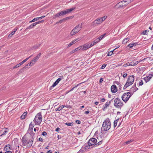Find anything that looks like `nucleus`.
<instances>
[{
    "label": "nucleus",
    "mask_w": 153,
    "mask_h": 153,
    "mask_svg": "<svg viewBox=\"0 0 153 153\" xmlns=\"http://www.w3.org/2000/svg\"><path fill=\"white\" fill-rule=\"evenodd\" d=\"M103 79L102 78H101L100 80V82L101 83L103 81Z\"/></svg>",
    "instance_id": "58"
},
{
    "label": "nucleus",
    "mask_w": 153,
    "mask_h": 153,
    "mask_svg": "<svg viewBox=\"0 0 153 153\" xmlns=\"http://www.w3.org/2000/svg\"><path fill=\"white\" fill-rule=\"evenodd\" d=\"M133 1V0H123L117 4L114 7L117 9L124 8Z\"/></svg>",
    "instance_id": "1"
},
{
    "label": "nucleus",
    "mask_w": 153,
    "mask_h": 153,
    "mask_svg": "<svg viewBox=\"0 0 153 153\" xmlns=\"http://www.w3.org/2000/svg\"><path fill=\"white\" fill-rule=\"evenodd\" d=\"M42 112H40L36 114L33 120V121L35 125H39L42 122Z\"/></svg>",
    "instance_id": "4"
},
{
    "label": "nucleus",
    "mask_w": 153,
    "mask_h": 153,
    "mask_svg": "<svg viewBox=\"0 0 153 153\" xmlns=\"http://www.w3.org/2000/svg\"><path fill=\"white\" fill-rule=\"evenodd\" d=\"M97 140L94 138H91L88 142V144L89 146H91L95 145L96 143L97 145H99L101 144L102 142L101 141H99L97 143Z\"/></svg>",
    "instance_id": "6"
},
{
    "label": "nucleus",
    "mask_w": 153,
    "mask_h": 153,
    "mask_svg": "<svg viewBox=\"0 0 153 153\" xmlns=\"http://www.w3.org/2000/svg\"><path fill=\"white\" fill-rule=\"evenodd\" d=\"M153 76V74H149L147 76L144 78V79L146 82L149 81Z\"/></svg>",
    "instance_id": "17"
},
{
    "label": "nucleus",
    "mask_w": 153,
    "mask_h": 153,
    "mask_svg": "<svg viewBox=\"0 0 153 153\" xmlns=\"http://www.w3.org/2000/svg\"><path fill=\"white\" fill-rule=\"evenodd\" d=\"M41 44H37L33 46V48L35 49H37L40 46Z\"/></svg>",
    "instance_id": "31"
},
{
    "label": "nucleus",
    "mask_w": 153,
    "mask_h": 153,
    "mask_svg": "<svg viewBox=\"0 0 153 153\" xmlns=\"http://www.w3.org/2000/svg\"><path fill=\"white\" fill-rule=\"evenodd\" d=\"M27 112H24L22 115L21 116L20 118L21 119H24L25 118V116L27 115Z\"/></svg>",
    "instance_id": "23"
},
{
    "label": "nucleus",
    "mask_w": 153,
    "mask_h": 153,
    "mask_svg": "<svg viewBox=\"0 0 153 153\" xmlns=\"http://www.w3.org/2000/svg\"><path fill=\"white\" fill-rule=\"evenodd\" d=\"M72 45L71 43L70 42L67 45V47L68 48H69L70 47H71Z\"/></svg>",
    "instance_id": "55"
},
{
    "label": "nucleus",
    "mask_w": 153,
    "mask_h": 153,
    "mask_svg": "<svg viewBox=\"0 0 153 153\" xmlns=\"http://www.w3.org/2000/svg\"><path fill=\"white\" fill-rule=\"evenodd\" d=\"M20 65L19 64H18L17 65H16L15 66H14L13 67V68L14 69V68H17L19 67H20Z\"/></svg>",
    "instance_id": "48"
},
{
    "label": "nucleus",
    "mask_w": 153,
    "mask_h": 153,
    "mask_svg": "<svg viewBox=\"0 0 153 153\" xmlns=\"http://www.w3.org/2000/svg\"><path fill=\"white\" fill-rule=\"evenodd\" d=\"M90 45V43H86L84 45L81 46V50L84 51L87 50L89 48L91 47Z\"/></svg>",
    "instance_id": "11"
},
{
    "label": "nucleus",
    "mask_w": 153,
    "mask_h": 153,
    "mask_svg": "<svg viewBox=\"0 0 153 153\" xmlns=\"http://www.w3.org/2000/svg\"><path fill=\"white\" fill-rule=\"evenodd\" d=\"M105 99L104 98H102V99H101L100 100V101L102 102H104L105 101Z\"/></svg>",
    "instance_id": "56"
},
{
    "label": "nucleus",
    "mask_w": 153,
    "mask_h": 153,
    "mask_svg": "<svg viewBox=\"0 0 153 153\" xmlns=\"http://www.w3.org/2000/svg\"><path fill=\"white\" fill-rule=\"evenodd\" d=\"M32 55H31V56H29V57H28L26 58V59H24V60L23 61V62H24V63H25V62L26 61H27L32 56Z\"/></svg>",
    "instance_id": "40"
},
{
    "label": "nucleus",
    "mask_w": 153,
    "mask_h": 153,
    "mask_svg": "<svg viewBox=\"0 0 153 153\" xmlns=\"http://www.w3.org/2000/svg\"><path fill=\"white\" fill-rule=\"evenodd\" d=\"M76 123L78 124H80L81 123V121L80 120H76Z\"/></svg>",
    "instance_id": "54"
},
{
    "label": "nucleus",
    "mask_w": 153,
    "mask_h": 153,
    "mask_svg": "<svg viewBox=\"0 0 153 153\" xmlns=\"http://www.w3.org/2000/svg\"><path fill=\"white\" fill-rule=\"evenodd\" d=\"M83 152V150L82 149H81L77 153H82Z\"/></svg>",
    "instance_id": "60"
},
{
    "label": "nucleus",
    "mask_w": 153,
    "mask_h": 153,
    "mask_svg": "<svg viewBox=\"0 0 153 153\" xmlns=\"http://www.w3.org/2000/svg\"><path fill=\"white\" fill-rule=\"evenodd\" d=\"M75 7L69 9H68L65 10H64V12L65 13V14L71 13L72 11L75 10Z\"/></svg>",
    "instance_id": "21"
},
{
    "label": "nucleus",
    "mask_w": 153,
    "mask_h": 153,
    "mask_svg": "<svg viewBox=\"0 0 153 153\" xmlns=\"http://www.w3.org/2000/svg\"><path fill=\"white\" fill-rule=\"evenodd\" d=\"M129 40V39L128 38H126L123 40V43L125 44Z\"/></svg>",
    "instance_id": "30"
},
{
    "label": "nucleus",
    "mask_w": 153,
    "mask_h": 153,
    "mask_svg": "<svg viewBox=\"0 0 153 153\" xmlns=\"http://www.w3.org/2000/svg\"><path fill=\"white\" fill-rule=\"evenodd\" d=\"M63 76H62L58 78L56 81L54 82L53 84L51 86V88L54 87L55 86L60 82V81L63 79Z\"/></svg>",
    "instance_id": "13"
},
{
    "label": "nucleus",
    "mask_w": 153,
    "mask_h": 153,
    "mask_svg": "<svg viewBox=\"0 0 153 153\" xmlns=\"http://www.w3.org/2000/svg\"><path fill=\"white\" fill-rule=\"evenodd\" d=\"M82 26V24H79L76 25L74 29L77 33H78L81 29Z\"/></svg>",
    "instance_id": "15"
},
{
    "label": "nucleus",
    "mask_w": 153,
    "mask_h": 153,
    "mask_svg": "<svg viewBox=\"0 0 153 153\" xmlns=\"http://www.w3.org/2000/svg\"><path fill=\"white\" fill-rule=\"evenodd\" d=\"M33 127L34 126L32 124V123H30L29 125V128L28 130V132H30V134L32 136L33 138V137H34L35 135V133H33V131H32Z\"/></svg>",
    "instance_id": "10"
},
{
    "label": "nucleus",
    "mask_w": 153,
    "mask_h": 153,
    "mask_svg": "<svg viewBox=\"0 0 153 153\" xmlns=\"http://www.w3.org/2000/svg\"><path fill=\"white\" fill-rule=\"evenodd\" d=\"M139 62H140V61L134 60V65H137Z\"/></svg>",
    "instance_id": "53"
},
{
    "label": "nucleus",
    "mask_w": 153,
    "mask_h": 153,
    "mask_svg": "<svg viewBox=\"0 0 153 153\" xmlns=\"http://www.w3.org/2000/svg\"><path fill=\"white\" fill-rule=\"evenodd\" d=\"M64 12V11H61L59 13H59V15L60 16H63L64 15L66 14Z\"/></svg>",
    "instance_id": "32"
},
{
    "label": "nucleus",
    "mask_w": 153,
    "mask_h": 153,
    "mask_svg": "<svg viewBox=\"0 0 153 153\" xmlns=\"http://www.w3.org/2000/svg\"><path fill=\"white\" fill-rule=\"evenodd\" d=\"M47 153H52V151L51 150L48 151L47 152Z\"/></svg>",
    "instance_id": "64"
},
{
    "label": "nucleus",
    "mask_w": 153,
    "mask_h": 153,
    "mask_svg": "<svg viewBox=\"0 0 153 153\" xmlns=\"http://www.w3.org/2000/svg\"><path fill=\"white\" fill-rule=\"evenodd\" d=\"M127 76V74L126 73V74H124L123 75V76L124 78H125Z\"/></svg>",
    "instance_id": "62"
},
{
    "label": "nucleus",
    "mask_w": 153,
    "mask_h": 153,
    "mask_svg": "<svg viewBox=\"0 0 153 153\" xmlns=\"http://www.w3.org/2000/svg\"><path fill=\"white\" fill-rule=\"evenodd\" d=\"M33 143V141L32 140H29L27 141L26 145H25L24 146L25 147H30L31 146Z\"/></svg>",
    "instance_id": "14"
},
{
    "label": "nucleus",
    "mask_w": 153,
    "mask_h": 153,
    "mask_svg": "<svg viewBox=\"0 0 153 153\" xmlns=\"http://www.w3.org/2000/svg\"><path fill=\"white\" fill-rule=\"evenodd\" d=\"M139 86H141L143 84V81L142 80H140L139 81Z\"/></svg>",
    "instance_id": "42"
},
{
    "label": "nucleus",
    "mask_w": 153,
    "mask_h": 153,
    "mask_svg": "<svg viewBox=\"0 0 153 153\" xmlns=\"http://www.w3.org/2000/svg\"><path fill=\"white\" fill-rule=\"evenodd\" d=\"M127 81L129 82L130 84H132L134 82V76L132 75L129 76Z\"/></svg>",
    "instance_id": "18"
},
{
    "label": "nucleus",
    "mask_w": 153,
    "mask_h": 153,
    "mask_svg": "<svg viewBox=\"0 0 153 153\" xmlns=\"http://www.w3.org/2000/svg\"><path fill=\"white\" fill-rule=\"evenodd\" d=\"M131 84H130V83H129V82H126V83L124 85V87H123V89H126L128 86H129L131 85Z\"/></svg>",
    "instance_id": "27"
},
{
    "label": "nucleus",
    "mask_w": 153,
    "mask_h": 153,
    "mask_svg": "<svg viewBox=\"0 0 153 153\" xmlns=\"http://www.w3.org/2000/svg\"><path fill=\"white\" fill-rule=\"evenodd\" d=\"M42 134L44 136H46L47 135V133L45 131H43Z\"/></svg>",
    "instance_id": "50"
},
{
    "label": "nucleus",
    "mask_w": 153,
    "mask_h": 153,
    "mask_svg": "<svg viewBox=\"0 0 153 153\" xmlns=\"http://www.w3.org/2000/svg\"><path fill=\"white\" fill-rule=\"evenodd\" d=\"M80 40V39H79V38H78L73 40L71 42V43L72 45H73L75 43H76V42H78Z\"/></svg>",
    "instance_id": "25"
},
{
    "label": "nucleus",
    "mask_w": 153,
    "mask_h": 153,
    "mask_svg": "<svg viewBox=\"0 0 153 153\" xmlns=\"http://www.w3.org/2000/svg\"><path fill=\"white\" fill-rule=\"evenodd\" d=\"M114 105L116 108H120L123 105V103L118 98L114 100Z\"/></svg>",
    "instance_id": "7"
},
{
    "label": "nucleus",
    "mask_w": 153,
    "mask_h": 153,
    "mask_svg": "<svg viewBox=\"0 0 153 153\" xmlns=\"http://www.w3.org/2000/svg\"><path fill=\"white\" fill-rule=\"evenodd\" d=\"M41 55L42 54L41 53H39L37 55L36 57H34L30 62L24 67L21 69V70H23L24 69H26L27 68H29L30 67L33 65L36 62L38 59L40 58Z\"/></svg>",
    "instance_id": "2"
},
{
    "label": "nucleus",
    "mask_w": 153,
    "mask_h": 153,
    "mask_svg": "<svg viewBox=\"0 0 153 153\" xmlns=\"http://www.w3.org/2000/svg\"><path fill=\"white\" fill-rule=\"evenodd\" d=\"M107 18V16H105L102 17L97 18L92 22L93 25L96 26L101 24L105 21Z\"/></svg>",
    "instance_id": "5"
},
{
    "label": "nucleus",
    "mask_w": 153,
    "mask_h": 153,
    "mask_svg": "<svg viewBox=\"0 0 153 153\" xmlns=\"http://www.w3.org/2000/svg\"><path fill=\"white\" fill-rule=\"evenodd\" d=\"M39 24V22H37L35 23H33V24H32V25L33 27H34L36 25H37V24Z\"/></svg>",
    "instance_id": "51"
},
{
    "label": "nucleus",
    "mask_w": 153,
    "mask_h": 153,
    "mask_svg": "<svg viewBox=\"0 0 153 153\" xmlns=\"http://www.w3.org/2000/svg\"><path fill=\"white\" fill-rule=\"evenodd\" d=\"M134 45V44H130L128 45V47H129V48H131L133 47Z\"/></svg>",
    "instance_id": "47"
},
{
    "label": "nucleus",
    "mask_w": 153,
    "mask_h": 153,
    "mask_svg": "<svg viewBox=\"0 0 153 153\" xmlns=\"http://www.w3.org/2000/svg\"><path fill=\"white\" fill-rule=\"evenodd\" d=\"M99 42V39L97 38L95 40H94L93 42H92L90 43V44L91 46V47L93 46L94 45H95V44L98 43Z\"/></svg>",
    "instance_id": "19"
},
{
    "label": "nucleus",
    "mask_w": 153,
    "mask_h": 153,
    "mask_svg": "<svg viewBox=\"0 0 153 153\" xmlns=\"http://www.w3.org/2000/svg\"><path fill=\"white\" fill-rule=\"evenodd\" d=\"M59 13H58L56 14L53 17V19H56L57 17H59Z\"/></svg>",
    "instance_id": "36"
},
{
    "label": "nucleus",
    "mask_w": 153,
    "mask_h": 153,
    "mask_svg": "<svg viewBox=\"0 0 153 153\" xmlns=\"http://www.w3.org/2000/svg\"><path fill=\"white\" fill-rule=\"evenodd\" d=\"M118 120H119V119H118ZM117 120H115L114 121V127H115L116 126H117Z\"/></svg>",
    "instance_id": "34"
},
{
    "label": "nucleus",
    "mask_w": 153,
    "mask_h": 153,
    "mask_svg": "<svg viewBox=\"0 0 153 153\" xmlns=\"http://www.w3.org/2000/svg\"><path fill=\"white\" fill-rule=\"evenodd\" d=\"M65 107L64 105H60V106L58 108L56 109V110L57 111H59L61 110L63 108Z\"/></svg>",
    "instance_id": "24"
},
{
    "label": "nucleus",
    "mask_w": 153,
    "mask_h": 153,
    "mask_svg": "<svg viewBox=\"0 0 153 153\" xmlns=\"http://www.w3.org/2000/svg\"><path fill=\"white\" fill-rule=\"evenodd\" d=\"M131 96V95L129 92L125 93L122 96V100L125 102H126L128 100Z\"/></svg>",
    "instance_id": "9"
},
{
    "label": "nucleus",
    "mask_w": 153,
    "mask_h": 153,
    "mask_svg": "<svg viewBox=\"0 0 153 153\" xmlns=\"http://www.w3.org/2000/svg\"><path fill=\"white\" fill-rule=\"evenodd\" d=\"M133 141V140H130L125 142V144L126 145L132 142Z\"/></svg>",
    "instance_id": "39"
},
{
    "label": "nucleus",
    "mask_w": 153,
    "mask_h": 153,
    "mask_svg": "<svg viewBox=\"0 0 153 153\" xmlns=\"http://www.w3.org/2000/svg\"><path fill=\"white\" fill-rule=\"evenodd\" d=\"M33 27L32 25H30V26L27 27L25 29V30H27V29H30V28H33Z\"/></svg>",
    "instance_id": "46"
},
{
    "label": "nucleus",
    "mask_w": 153,
    "mask_h": 153,
    "mask_svg": "<svg viewBox=\"0 0 153 153\" xmlns=\"http://www.w3.org/2000/svg\"><path fill=\"white\" fill-rule=\"evenodd\" d=\"M9 129L6 128H4L0 130V136L6 135L8 132Z\"/></svg>",
    "instance_id": "12"
},
{
    "label": "nucleus",
    "mask_w": 153,
    "mask_h": 153,
    "mask_svg": "<svg viewBox=\"0 0 153 153\" xmlns=\"http://www.w3.org/2000/svg\"><path fill=\"white\" fill-rule=\"evenodd\" d=\"M77 33V32L75 30L73 29L70 32V35L71 36H73Z\"/></svg>",
    "instance_id": "28"
},
{
    "label": "nucleus",
    "mask_w": 153,
    "mask_h": 153,
    "mask_svg": "<svg viewBox=\"0 0 153 153\" xmlns=\"http://www.w3.org/2000/svg\"><path fill=\"white\" fill-rule=\"evenodd\" d=\"M19 140L17 138H15L13 140L12 143V145L13 147L15 148H16L17 151L19 150Z\"/></svg>",
    "instance_id": "8"
},
{
    "label": "nucleus",
    "mask_w": 153,
    "mask_h": 153,
    "mask_svg": "<svg viewBox=\"0 0 153 153\" xmlns=\"http://www.w3.org/2000/svg\"><path fill=\"white\" fill-rule=\"evenodd\" d=\"M89 111H87L85 112V114H87L89 113Z\"/></svg>",
    "instance_id": "63"
},
{
    "label": "nucleus",
    "mask_w": 153,
    "mask_h": 153,
    "mask_svg": "<svg viewBox=\"0 0 153 153\" xmlns=\"http://www.w3.org/2000/svg\"><path fill=\"white\" fill-rule=\"evenodd\" d=\"M65 125H67L68 126H71L73 125V123H65Z\"/></svg>",
    "instance_id": "45"
},
{
    "label": "nucleus",
    "mask_w": 153,
    "mask_h": 153,
    "mask_svg": "<svg viewBox=\"0 0 153 153\" xmlns=\"http://www.w3.org/2000/svg\"><path fill=\"white\" fill-rule=\"evenodd\" d=\"M114 50H115V49H114L112 51H111L108 52V53L107 56H111L113 54V51Z\"/></svg>",
    "instance_id": "33"
},
{
    "label": "nucleus",
    "mask_w": 153,
    "mask_h": 153,
    "mask_svg": "<svg viewBox=\"0 0 153 153\" xmlns=\"http://www.w3.org/2000/svg\"><path fill=\"white\" fill-rule=\"evenodd\" d=\"M60 129L58 127L56 129L55 131H59Z\"/></svg>",
    "instance_id": "61"
},
{
    "label": "nucleus",
    "mask_w": 153,
    "mask_h": 153,
    "mask_svg": "<svg viewBox=\"0 0 153 153\" xmlns=\"http://www.w3.org/2000/svg\"><path fill=\"white\" fill-rule=\"evenodd\" d=\"M149 30H145L143 32V35H146V33L148 32H149Z\"/></svg>",
    "instance_id": "44"
},
{
    "label": "nucleus",
    "mask_w": 153,
    "mask_h": 153,
    "mask_svg": "<svg viewBox=\"0 0 153 153\" xmlns=\"http://www.w3.org/2000/svg\"><path fill=\"white\" fill-rule=\"evenodd\" d=\"M45 16H41L40 17H38L39 18V19H42V18H44V17H45Z\"/></svg>",
    "instance_id": "59"
},
{
    "label": "nucleus",
    "mask_w": 153,
    "mask_h": 153,
    "mask_svg": "<svg viewBox=\"0 0 153 153\" xmlns=\"http://www.w3.org/2000/svg\"><path fill=\"white\" fill-rule=\"evenodd\" d=\"M39 130V128L38 127H36L34 129V131L35 132H38Z\"/></svg>",
    "instance_id": "41"
},
{
    "label": "nucleus",
    "mask_w": 153,
    "mask_h": 153,
    "mask_svg": "<svg viewBox=\"0 0 153 153\" xmlns=\"http://www.w3.org/2000/svg\"><path fill=\"white\" fill-rule=\"evenodd\" d=\"M111 91L112 93H115L117 91V89L115 85H114L111 86Z\"/></svg>",
    "instance_id": "16"
},
{
    "label": "nucleus",
    "mask_w": 153,
    "mask_h": 153,
    "mask_svg": "<svg viewBox=\"0 0 153 153\" xmlns=\"http://www.w3.org/2000/svg\"><path fill=\"white\" fill-rule=\"evenodd\" d=\"M111 127V123L108 118L105 120L102 125V128L105 131L109 130Z\"/></svg>",
    "instance_id": "3"
},
{
    "label": "nucleus",
    "mask_w": 153,
    "mask_h": 153,
    "mask_svg": "<svg viewBox=\"0 0 153 153\" xmlns=\"http://www.w3.org/2000/svg\"><path fill=\"white\" fill-rule=\"evenodd\" d=\"M76 52L75 51V49H74L71 51L70 52V54H72L74 53H75Z\"/></svg>",
    "instance_id": "49"
},
{
    "label": "nucleus",
    "mask_w": 153,
    "mask_h": 153,
    "mask_svg": "<svg viewBox=\"0 0 153 153\" xmlns=\"http://www.w3.org/2000/svg\"><path fill=\"white\" fill-rule=\"evenodd\" d=\"M106 65H105V64L103 65H102V67H101V69H103L104 68H105V67H106Z\"/></svg>",
    "instance_id": "52"
},
{
    "label": "nucleus",
    "mask_w": 153,
    "mask_h": 153,
    "mask_svg": "<svg viewBox=\"0 0 153 153\" xmlns=\"http://www.w3.org/2000/svg\"><path fill=\"white\" fill-rule=\"evenodd\" d=\"M71 16L62 19H63V21H66L68 19H70L71 18Z\"/></svg>",
    "instance_id": "43"
},
{
    "label": "nucleus",
    "mask_w": 153,
    "mask_h": 153,
    "mask_svg": "<svg viewBox=\"0 0 153 153\" xmlns=\"http://www.w3.org/2000/svg\"><path fill=\"white\" fill-rule=\"evenodd\" d=\"M84 82H82V83H79V84H77L76 85L75 87L73 88L71 90H70V91H73V90H74V89L75 88H76V87H77L80 84H82V83H83Z\"/></svg>",
    "instance_id": "38"
},
{
    "label": "nucleus",
    "mask_w": 153,
    "mask_h": 153,
    "mask_svg": "<svg viewBox=\"0 0 153 153\" xmlns=\"http://www.w3.org/2000/svg\"><path fill=\"white\" fill-rule=\"evenodd\" d=\"M129 66H134V61L130 62H128L127 63L124 64L123 65V66L124 67H126Z\"/></svg>",
    "instance_id": "20"
},
{
    "label": "nucleus",
    "mask_w": 153,
    "mask_h": 153,
    "mask_svg": "<svg viewBox=\"0 0 153 153\" xmlns=\"http://www.w3.org/2000/svg\"><path fill=\"white\" fill-rule=\"evenodd\" d=\"M38 141H39L42 142L43 141V139H42V138L40 137L38 139Z\"/></svg>",
    "instance_id": "57"
},
{
    "label": "nucleus",
    "mask_w": 153,
    "mask_h": 153,
    "mask_svg": "<svg viewBox=\"0 0 153 153\" xmlns=\"http://www.w3.org/2000/svg\"><path fill=\"white\" fill-rule=\"evenodd\" d=\"M39 20L38 18H36L33 19L32 20L30 21L29 23H31L35 22V21H37Z\"/></svg>",
    "instance_id": "37"
},
{
    "label": "nucleus",
    "mask_w": 153,
    "mask_h": 153,
    "mask_svg": "<svg viewBox=\"0 0 153 153\" xmlns=\"http://www.w3.org/2000/svg\"><path fill=\"white\" fill-rule=\"evenodd\" d=\"M111 103V102L110 101H108L105 104V105L103 107L104 108H107V107H108Z\"/></svg>",
    "instance_id": "26"
},
{
    "label": "nucleus",
    "mask_w": 153,
    "mask_h": 153,
    "mask_svg": "<svg viewBox=\"0 0 153 153\" xmlns=\"http://www.w3.org/2000/svg\"><path fill=\"white\" fill-rule=\"evenodd\" d=\"M75 50L76 52L80 50H81V46L79 47L76 48H75Z\"/></svg>",
    "instance_id": "35"
},
{
    "label": "nucleus",
    "mask_w": 153,
    "mask_h": 153,
    "mask_svg": "<svg viewBox=\"0 0 153 153\" xmlns=\"http://www.w3.org/2000/svg\"><path fill=\"white\" fill-rule=\"evenodd\" d=\"M105 35L106 34L104 33L103 35H101L99 38H97V39H99V42L105 36Z\"/></svg>",
    "instance_id": "29"
},
{
    "label": "nucleus",
    "mask_w": 153,
    "mask_h": 153,
    "mask_svg": "<svg viewBox=\"0 0 153 153\" xmlns=\"http://www.w3.org/2000/svg\"><path fill=\"white\" fill-rule=\"evenodd\" d=\"M27 140L25 137H23L22 138V145L24 146L25 145H26V143Z\"/></svg>",
    "instance_id": "22"
}]
</instances>
